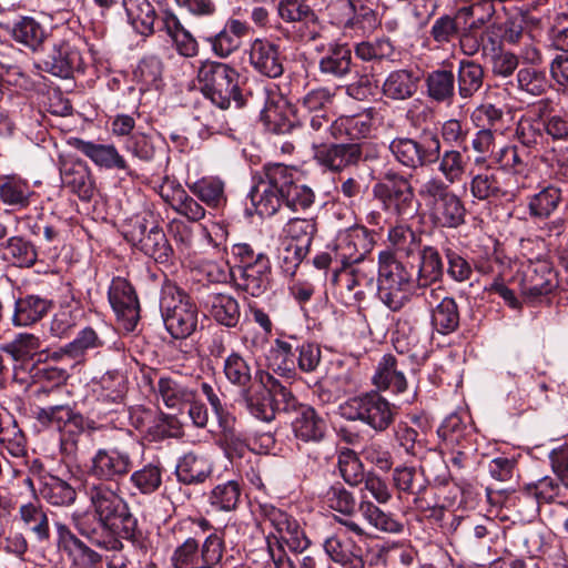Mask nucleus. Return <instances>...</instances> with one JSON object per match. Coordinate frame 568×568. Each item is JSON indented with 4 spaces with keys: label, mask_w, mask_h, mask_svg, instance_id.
I'll list each match as a JSON object with an SVG mask.
<instances>
[{
    "label": "nucleus",
    "mask_w": 568,
    "mask_h": 568,
    "mask_svg": "<svg viewBox=\"0 0 568 568\" xmlns=\"http://www.w3.org/2000/svg\"><path fill=\"white\" fill-rule=\"evenodd\" d=\"M251 202L260 216L274 215L282 203L292 211H304L315 200L313 190L300 183L296 169L282 163L266 164L250 192Z\"/></svg>",
    "instance_id": "f257e3e1"
},
{
    "label": "nucleus",
    "mask_w": 568,
    "mask_h": 568,
    "mask_svg": "<svg viewBox=\"0 0 568 568\" xmlns=\"http://www.w3.org/2000/svg\"><path fill=\"white\" fill-rule=\"evenodd\" d=\"M91 507L94 510V521L87 527L83 519L77 521L79 532L89 542L100 548L118 549L121 542L113 538L101 539L99 530H108L113 536L131 540L135 536L136 519L130 514L125 501L108 485H92L87 488Z\"/></svg>",
    "instance_id": "f03ea898"
},
{
    "label": "nucleus",
    "mask_w": 568,
    "mask_h": 568,
    "mask_svg": "<svg viewBox=\"0 0 568 568\" xmlns=\"http://www.w3.org/2000/svg\"><path fill=\"white\" fill-rule=\"evenodd\" d=\"M261 511L264 524L272 528L265 537L270 559L265 568H296L286 556L284 547L296 554L307 549L310 540L300 524L291 515L272 505H263Z\"/></svg>",
    "instance_id": "7ed1b4c3"
},
{
    "label": "nucleus",
    "mask_w": 568,
    "mask_h": 568,
    "mask_svg": "<svg viewBox=\"0 0 568 568\" xmlns=\"http://www.w3.org/2000/svg\"><path fill=\"white\" fill-rule=\"evenodd\" d=\"M231 252L237 263L233 273L237 288L253 297L262 296L271 283L268 256L264 252H256L248 243H235Z\"/></svg>",
    "instance_id": "20e7f679"
},
{
    "label": "nucleus",
    "mask_w": 568,
    "mask_h": 568,
    "mask_svg": "<svg viewBox=\"0 0 568 568\" xmlns=\"http://www.w3.org/2000/svg\"><path fill=\"white\" fill-rule=\"evenodd\" d=\"M416 284L413 272L398 262L393 253L383 251L378 255V295L381 301L396 312L409 301Z\"/></svg>",
    "instance_id": "39448f33"
},
{
    "label": "nucleus",
    "mask_w": 568,
    "mask_h": 568,
    "mask_svg": "<svg viewBox=\"0 0 568 568\" xmlns=\"http://www.w3.org/2000/svg\"><path fill=\"white\" fill-rule=\"evenodd\" d=\"M160 311L165 328L174 338H186L197 327L195 303L173 283L168 282L162 286Z\"/></svg>",
    "instance_id": "423d86ee"
},
{
    "label": "nucleus",
    "mask_w": 568,
    "mask_h": 568,
    "mask_svg": "<svg viewBox=\"0 0 568 568\" xmlns=\"http://www.w3.org/2000/svg\"><path fill=\"white\" fill-rule=\"evenodd\" d=\"M339 415L349 422H359L377 433L394 422L395 406L378 392L371 390L347 398L338 406Z\"/></svg>",
    "instance_id": "0eeeda50"
},
{
    "label": "nucleus",
    "mask_w": 568,
    "mask_h": 568,
    "mask_svg": "<svg viewBox=\"0 0 568 568\" xmlns=\"http://www.w3.org/2000/svg\"><path fill=\"white\" fill-rule=\"evenodd\" d=\"M240 74L229 64L205 61L197 71L202 93L215 106H229L233 101L237 106L245 102L239 87Z\"/></svg>",
    "instance_id": "6e6552de"
},
{
    "label": "nucleus",
    "mask_w": 568,
    "mask_h": 568,
    "mask_svg": "<svg viewBox=\"0 0 568 568\" xmlns=\"http://www.w3.org/2000/svg\"><path fill=\"white\" fill-rule=\"evenodd\" d=\"M373 193L382 202L384 210L397 216L410 217L417 211L409 180L393 171L385 173L383 180L374 185Z\"/></svg>",
    "instance_id": "1a4fd4ad"
},
{
    "label": "nucleus",
    "mask_w": 568,
    "mask_h": 568,
    "mask_svg": "<svg viewBox=\"0 0 568 568\" xmlns=\"http://www.w3.org/2000/svg\"><path fill=\"white\" fill-rule=\"evenodd\" d=\"M224 529L211 531L200 546L193 538H186L172 554L171 562L174 568H191L202 561L221 562L225 551Z\"/></svg>",
    "instance_id": "9d476101"
},
{
    "label": "nucleus",
    "mask_w": 568,
    "mask_h": 568,
    "mask_svg": "<svg viewBox=\"0 0 568 568\" xmlns=\"http://www.w3.org/2000/svg\"><path fill=\"white\" fill-rule=\"evenodd\" d=\"M126 241L154 261L166 262L172 253L163 230L151 215L136 217L125 232Z\"/></svg>",
    "instance_id": "9b49d317"
},
{
    "label": "nucleus",
    "mask_w": 568,
    "mask_h": 568,
    "mask_svg": "<svg viewBox=\"0 0 568 568\" xmlns=\"http://www.w3.org/2000/svg\"><path fill=\"white\" fill-rule=\"evenodd\" d=\"M373 246V239L364 226H352L336 234L329 260L341 263L343 267L367 262Z\"/></svg>",
    "instance_id": "f8f14e48"
},
{
    "label": "nucleus",
    "mask_w": 568,
    "mask_h": 568,
    "mask_svg": "<svg viewBox=\"0 0 568 568\" xmlns=\"http://www.w3.org/2000/svg\"><path fill=\"white\" fill-rule=\"evenodd\" d=\"M389 149L400 164L415 169L438 160L440 142L436 136H430L423 142L400 138L393 140Z\"/></svg>",
    "instance_id": "ddd939ff"
},
{
    "label": "nucleus",
    "mask_w": 568,
    "mask_h": 568,
    "mask_svg": "<svg viewBox=\"0 0 568 568\" xmlns=\"http://www.w3.org/2000/svg\"><path fill=\"white\" fill-rule=\"evenodd\" d=\"M471 195L478 201L513 200L519 187H514L500 170H486L474 175L469 184Z\"/></svg>",
    "instance_id": "4468645a"
},
{
    "label": "nucleus",
    "mask_w": 568,
    "mask_h": 568,
    "mask_svg": "<svg viewBox=\"0 0 568 568\" xmlns=\"http://www.w3.org/2000/svg\"><path fill=\"white\" fill-rule=\"evenodd\" d=\"M374 280L375 263L373 260L343 267L334 276V281L345 288L349 297L357 303L374 290Z\"/></svg>",
    "instance_id": "2eb2a0df"
},
{
    "label": "nucleus",
    "mask_w": 568,
    "mask_h": 568,
    "mask_svg": "<svg viewBox=\"0 0 568 568\" xmlns=\"http://www.w3.org/2000/svg\"><path fill=\"white\" fill-rule=\"evenodd\" d=\"M248 61L257 73L267 78L276 79L284 72V57L278 44L266 39H255L251 43Z\"/></svg>",
    "instance_id": "dca6fc26"
},
{
    "label": "nucleus",
    "mask_w": 568,
    "mask_h": 568,
    "mask_svg": "<svg viewBox=\"0 0 568 568\" xmlns=\"http://www.w3.org/2000/svg\"><path fill=\"white\" fill-rule=\"evenodd\" d=\"M109 302L128 331H133L139 320V304L132 286L124 280L113 281L109 288Z\"/></svg>",
    "instance_id": "f3484780"
},
{
    "label": "nucleus",
    "mask_w": 568,
    "mask_h": 568,
    "mask_svg": "<svg viewBox=\"0 0 568 568\" xmlns=\"http://www.w3.org/2000/svg\"><path fill=\"white\" fill-rule=\"evenodd\" d=\"M428 293L429 295L426 296L425 300L430 307L439 300L436 306L432 310L433 326L440 334L454 332L459 325V313L455 300L448 296H443L440 298L439 293H443L440 287L430 288Z\"/></svg>",
    "instance_id": "a211bd4d"
},
{
    "label": "nucleus",
    "mask_w": 568,
    "mask_h": 568,
    "mask_svg": "<svg viewBox=\"0 0 568 568\" xmlns=\"http://www.w3.org/2000/svg\"><path fill=\"white\" fill-rule=\"evenodd\" d=\"M361 156L362 150L357 143L324 144L315 149L316 161L332 171L356 164Z\"/></svg>",
    "instance_id": "6ab92c4d"
},
{
    "label": "nucleus",
    "mask_w": 568,
    "mask_h": 568,
    "mask_svg": "<svg viewBox=\"0 0 568 568\" xmlns=\"http://www.w3.org/2000/svg\"><path fill=\"white\" fill-rule=\"evenodd\" d=\"M323 547L326 555L343 568H364L361 548L342 532L327 537Z\"/></svg>",
    "instance_id": "aec40b11"
},
{
    "label": "nucleus",
    "mask_w": 568,
    "mask_h": 568,
    "mask_svg": "<svg viewBox=\"0 0 568 568\" xmlns=\"http://www.w3.org/2000/svg\"><path fill=\"white\" fill-rule=\"evenodd\" d=\"M294 436L304 443H320L324 439L327 425L325 419L311 406H300L292 420Z\"/></svg>",
    "instance_id": "412c9836"
},
{
    "label": "nucleus",
    "mask_w": 568,
    "mask_h": 568,
    "mask_svg": "<svg viewBox=\"0 0 568 568\" xmlns=\"http://www.w3.org/2000/svg\"><path fill=\"white\" fill-rule=\"evenodd\" d=\"M204 308L216 323L227 328L237 326L241 318L240 304L226 293H210L203 301Z\"/></svg>",
    "instance_id": "4be33fe9"
},
{
    "label": "nucleus",
    "mask_w": 568,
    "mask_h": 568,
    "mask_svg": "<svg viewBox=\"0 0 568 568\" xmlns=\"http://www.w3.org/2000/svg\"><path fill=\"white\" fill-rule=\"evenodd\" d=\"M373 384L382 390L404 393L407 389V381L399 368V359L392 354H385L376 366L372 377Z\"/></svg>",
    "instance_id": "5701e85b"
},
{
    "label": "nucleus",
    "mask_w": 568,
    "mask_h": 568,
    "mask_svg": "<svg viewBox=\"0 0 568 568\" xmlns=\"http://www.w3.org/2000/svg\"><path fill=\"white\" fill-rule=\"evenodd\" d=\"M212 470V463L205 455L189 452L180 457L175 475L182 484L197 485L204 483L211 476Z\"/></svg>",
    "instance_id": "b1692460"
},
{
    "label": "nucleus",
    "mask_w": 568,
    "mask_h": 568,
    "mask_svg": "<svg viewBox=\"0 0 568 568\" xmlns=\"http://www.w3.org/2000/svg\"><path fill=\"white\" fill-rule=\"evenodd\" d=\"M73 148L81 151L97 165L105 169H118L126 171L129 165L125 159L119 153L113 144H95L73 138Z\"/></svg>",
    "instance_id": "393cba45"
},
{
    "label": "nucleus",
    "mask_w": 568,
    "mask_h": 568,
    "mask_svg": "<svg viewBox=\"0 0 568 568\" xmlns=\"http://www.w3.org/2000/svg\"><path fill=\"white\" fill-rule=\"evenodd\" d=\"M352 50L347 43H329L327 52L320 59L322 74L343 79L352 72Z\"/></svg>",
    "instance_id": "a878e982"
},
{
    "label": "nucleus",
    "mask_w": 568,
    "mask_h": 568,
    "mask_svg": "<svg viewBox=\"0 0 568 568\" xmlns=\"http://www.w3.org/2000/svg\"><path fill=\"white\" fill-rule=\"evenodd\" d=\"M158 400L165 407L181 409L194 399L195 393L182 381L172 376H161L155 386Z\"/></svg>",
    "instance_id": "bb28decb"
},
{
    "label": "nucleus",
    "mask_w": 568,
    "mask_h": 568,
    "mask_svg": "<svg viewBox=\"0 0 568 568\" xmlns=\"http://www.w3.org/2000/svg\"><path fill=\"white\" fill-rule=\"evenodd\" d=\"M92 473L103 479L122 476L131 468V458L128 453L118 449H101L92 460Z\"/></svg>",
    "instance_id": "cd10ccee"
},
{
    "label": "nucleus",
    "mask_w": 568,
    "mask_h": 568,
    "mask_svg": "<svg viewBox=\"0 0 568 568\" xmlns=\"http://www.w3.org/2000/svg\"><path fill=\"white\" fill-rule=\"evenodd\" d=\"M358 510L362 517L375 529L387 534H400L404 525L394 514L384 511L376 504L367 498L365 494L361 495Z\"/></svg>",
    "instance_id": "c85d7f7f"
},
{
    "label": "nucleus",
    "mask_w": 568,
    "mask_h": 568,
    "mask_svg": "<svg viewBox=\"0 0 568 568\" xmlns=\"http://www.w3.org/2000/svg\"><path fill=\"white\" fill-rule=\"evenodd\" d=\"M465 214L462 200L453 192L430 206L432 219L443 227H458L465 222Z\"/></svg>",
    "instance_id": "c756f323"
},
{
    "label": "nucleus",
    "mask_w": 568,
    "mask_h": 568,
    "mask_svg": "<svg viewBox=\"0 0 568 568\" xmlns=\"http://www.w3.org/2000/svg\"><path fill=\"white\" fill-rule=\"evenodd\" d=\"M393 485L402 494L414 495V504L422 507L423 495L427 488L424 475L413 466H398L393 470Z\"/></svg>",
    "instance_id": "7c9ffc66"
},
{
    "label": "nucleus",
    "mask_w": 568,
    "mask_h": 568,
    "mask_svg": "<svg viewBox=\"0 0 568 568\" xmlns=\"http://www.w3.org/2000/svg\"><path fill=\"white\" fill-rule=\"evenodd\" d=\"M50 302L39 295H26L16 300L12 315L14 326H29L40 321L49 311Z\"/></svg>",
    "instance_id": "2f4dec72"
},
{
    "label": "nucleus",
    "mask_w": 568,
    "mask_h": 568,
    "mask_svg": "<svg viewBox=\"0 0 568 568\" xmlns=\"http://www.w3.org/2000/svg\"><path fill=\"white\" fill-rule=\"evenodd\" d=\"M128 22L142 36H151L158 16L154 7L148 0H123Z\"/></svg>",
    "instance_id": "473e14b6"
},
{
    "label": "nucleus",
    "mask_w": 568,
    "mask_h": 568,
    "mask_svg": "<svg viewBox=\"0 0 568 568\" xmlns=\"http://www.w3.org/2000/svg\"><path fill=\"white\" fill-rule=\"evenodd\" d=\"M36 419L45 426H52L61 433L60 445L63 452H68L71 432L67 430L71 423V407L69 405H54L48 408H38L34 412Z\"/></svg>",
    "instance_id": "72a5a7b5"
},
{
    "label": "nucleus",
    "mask_w": 568,
    "mask_h": 568,
    "mask_svg": "<svg viewBox=\"0 0 568 568\" xmlns=\"http://www.w3.org/2000/svg\"><path fill=\"white\" fill-rule=\"evenodd\" d=\"M40 347L39 337L33 334L21 333L14 339L1 345L0 349L12 357L14 362L20 365H14V378L19 377V369L24 368V365L30 364L33 355Z\"/></svg>",
    "instance_id": "f704fd0d"
},
{
    "label": "nucleus",
    "mask_w": 568,
    "mask_h": 568,
    "mask_svg": "<svg viewBox=\"0 0 568 568\" xmlns=\"http://www.w3.org/2000/svg\"><path fill=\"white\" fill-rule=\"evenodd\" d=\"M562 192L556 185H547L528 199V213L532 219L546 220L559 206Z\"/></svg>",
    "instance_id": "c9c22d12"
},
{
    "label": "nucleus",
    "mask_w": 568,
    "mask_h": 568,
    "mask_svg": "<svg viewBox=\"0 0 568 568\" xmlns=\"http://www.w3.org/2000/svg\"><path fill=\"white\" fill-rule=\"evenodd\" d=\"M444 274V265L439 252L433 246H425L419 253V265L416 276L418 287H428L437 283Z\"/></svg>",
    "instance_id": "e433bc0d"
},
{
    "label": "nucleus",
    "mask_w": 568,
    "mask_h": 568,
    "mask_svg": "<svg viewBox=\"0 0 568 568\" xmlns=\"http://www.w3.org/2000/svg\"><path fill=\"white\" fill-rule=\"evenodd\" d=\"M242 397L250 413L257 419L271 422L275 418L276 408L272 397L265 388L258 384H252L247 389L242 390Z\"/></svg>",
    "instance_id": "4c0bfd02"
},
{
    "label": "nucleus",
    "mask_w": 568,
    "mask_h": 568,
    "mask_svg": "<svg viewBox=\"0 0 568 568\" xmlns=\"http://www.w3.org/2000/svg\"><path fill=\"white\" fill-rule=\"evenodd\" d=\"M295 338L288 341L277 338L272 345L267 359L270 366L281 375H291L296 366L297 346Z\"/></svg>",
    "instance_id": "58836bf2"
},
{
    "label": "nucleus",
    "mask_w": 568,
    "mask_h": 568,
    "mask_svg": "<svg viewBox=\"0 0 568 568\" xmlns=\"http://www.w3.org/2000/svg\"><path fill=\"white\" fill-rule=\"evenodd\" d=\"M256 378L263 388H265L267 394L272 397L274 407L276 409H282L285 412H297L298 407L302 406L298 404L293 393L271 374L266 372H258L256 374Z\"/></svg>",
    "instance_id": "ea45409f"
},
{
    "label": "nucleus",
    "mask_w": 568,
    "mask_h": 568,
    "mask_svg": "<svg viewBox=\"0 0 568 568\" xmlns=\"http://www.w3.org/2000/svg\"><path fill=\"white\" fill-rule=\"evenodd\" d=\"M32 194L29 183L18 176H4L0 180V200L7 205L23 209L29 205Z\"/></svg>",
    "instance_id": "a19ab883"
},
{
    "label": "nucleus",
    "mask_w": 568,
    "mask_h": 568,
    "mask_svg": "<svg viewBox=\"0 0 568 568\" xmlns=\"http://www.w3.org/2000/svg\"><path fill=\"white\" fill-rule=\"evenodd\" d=\"M417 81L418 78L414 77L410 71H394L384 82V94L394 100H405L417 91Z\"/></svg>",
    "instance_id": "79ce46f5"
},
{
    "label": "nucleus",
    "mask_w": 568,
    "mask_h": 568,
    "mask_svg": "<svg viewBox=\"0 0 568 568\" xmlns=\"http://www.w3.org/2000/svg\"><path fill=\"white\" fill-rule=\"evenodd\" d=\"M458 93L463 99L473 97L483 85L484 70L480 64L462 60L458 67Z\"/></svg>",
    "instance_id": "37998d69"
},
{
    "label": "nucleus",
    "mask_w": 568,
    "mask_h": 568,
    "mask_svg": "<svg viewBox=\"0 0 568 568\" xmlns=\"http://www.w3.org/2000/svg\"><path fill=\"white\" fill-rule=\"evenodd\" d=\"M552 277L551 270L545 264L528 270L521 282L523 294L532 297L548 294L554 288Z\"/></svg>",
    "instance_id": "c03bdc74"
},
{
    "label": "nucleus",
    "mask_w": 568,
    "mask_h": 568,
    "mask_svg": "<svg viewBox=\"0 0 568 568\" xmlns=\"http://www.w3.org/2000/svg\"><path fill=\"white\" fill-rule=\"evenodd\" d=\"M242 496V487L236 480H229L216 485L209 495L213 508L220 511L236 509Z\"/></svg>",
    "instance_id": "a18cd8bd"
},
{
    "label": "nucleus",
    "mask_w": 568,
    "mask_h": 568,
    "mask_svg": "<svg viewBox=\"0 0 568 568\" xmlns=\"http://www.w3.org/2000/svg\"><path fill=\"white\" fill-rule=\"evenodd\" d=\"M189 190L210 207H220L226 202L224 183L216 178H203L192 184Z\"/></svg>",
    "instance_id": "49530a36"
},
{
    "label": "nucleus",
    "mask_w": 568,
    "mask_h": 568,
    "mask_svg": "<svg viewBox=\"0 0 568 568\" xmlns=\"http://www.w3.org/2000/svg\"><path fill=\"white\" fill-rule=\"evenodd\" d=\"M337 466L344 481L352 487L359 486L368 476L357 454L349 448L339 452Z\"/></svg>",
    "instance_id": "de8ad7c7"
},
{
    "label": "nucleus",
    "mask_w": 568,
    "mask_h": 568,
    "mask_svg": "<svg viewBox=\"0 0 568 568\" xmlns=\"http://www.w3.org/2000/svg\"><path fill=\"white\" fill-rule=\"evenodd\" d=\"M223 373L231 384L241 387L242 390L252 385V368L247 361L236 352L231 353L224 359Z\"/></svg>",
    "instance_id": "09e8293b"
},
{
    "label": "nucleus",
    "mask_w": 568,
    "mask_h": 568,
    "mask_svg": "<svg viewBox=\"0 0 568 568\" xmlns=\"http://www.w3.org/2000/svg\"><path fill=\"white\" fill-rule=\"evenodd\" d=\"M12 37L17 42L34 51L43 43L45 32L33 18L23 17L13 26Z\"/></svg>",
    "instance_id": "8fccbe9b"
},
{
    "label": "nucleus",
    "mask_w": 568,
    "mask_h": 568,
    "mask_svg": "<svg viewBox=\"0 0 568 568\" xmlns=\"http://www.w3.org/2000/svg\"><path fill=\"white\" fill-rule=\"evenodd\" d=\"M4 256L20 267H30L37 262V251L32 243L21 236H12L7 240Z\"/></svg>",
    "instance_id": "3c124183"
},
{
    "label": "nucleus",
    "mask_w": 568,
    "mask_h": 568,
    "mask_svg": "<svg viewBox=\"0 0 568 568\" xmlns=\"http://www.w3.org/2000/svg\"><path fill=\"white\" fill-rule=\"evenodd\" d=\"M261 121L267 131L285 134L296 125L297 116L293 109H262Z\"/></svg>",
    "instance_id": "603ef678"
},
{
    "label": "nucleus",
    "mask_w": 568,
    "mask_h": 568,
    "mask_svg": "<svg viewBox=\"0 0 568 568\" xmlns=\"http://www.w3.org/2000/svg\"><path fill=\"white\" fill-rule=\"evenodd\" d=\"M455 77L452 71L437 70L427 77V91L436 102H447L454 95Z\"/></svg>",
    "instance_id": "864d4df0"
},
{
    "label": "nucleus",
    "mask_w": 568,
    "mask_h": 568,
    "mask_svg": "<svg viewBox=\"0 0 568 568\" xmlns=\"http://www.w3.org/2000/svg\"><path fill=\"white\" fill-rule=\"evenodd\" d=\"M21 520L29 526L39 541L49 539V521L47 514L38 504L29 503L19 509Z\"/></svg>",
    "instance_id": "5fc2aeb1"
},
{
    "label": "nucleus",
    "mask_w": 568,
    "mask_h": 568,
    "mask_svg": "<svg viewBox=\"0 0 568 568\" xmlns=\"http://www.w3.org/2000/svg\"><path fill=\"white\" fill-rule=\"evenodd\" d=\"M284 234L296 241L295 245L303 247L306 252L312 243V240L317 232L316 221L314 219H290L283 229Z\"/></svg>",
    "instance_id": "6e6d98bb"
},
{
    "label": "nucleus",
    "mask_w": 568,
    "mask_h": 568,
    "mask_svg": "<svg viewBox=\"0 0 568 568\" xmlns=\"http://www.w3.org/2000/svg\"><path fill=\"white\" fill-rule=\"evenodd\" d=\"M356 57L363 61L390 60L395 53L389 39L381 38L375 41H362L354 47Z\"/></svg>",
    "instance_id": "4d7b16f0"
},
{
    "label": "nucleus",
    "mask_w": 568,
    "mask_h": 568,
    "mask_svg": "<svg viewBox=\"0 0 568 568\" xmlns=\"http://www.w3.org/2000/svg\"><path fill=\"white\" fill-rule=\"evenodd\" d=\"M162 62L158 57L151 55L141 60L136 70L134 71L135 79L142 84L140 92L150 90L152 87L156 90L159 89L162 77Z\"/></svg>",
    "instance_id": "13d9d810"
},
{
    "label": "nucleus",
    "mask_w": 568,
    "mask_h": 568,
    "mask_svg": "<svg viewBox=\"0 0 568 568\" xmlns=\"http://www.w3.org/2000/svg\"><path fill=\"white\" fill-rule=\"evenodd\" d=\"M438 170L445 180L453 184L459 182L466 172L467 161L457 150H447L439 158Z\"/></svg>",
    "instance_id": "bf43d9fd"
},
{
    "label": "nucleus",
    "mask_w": 568,
    "mask_h": 568,
    "mask_svg": "<svg viewBox=\"0 0 568 568\" xmlns=\"http://www.w3.org/2000/svg\"><path fill=\"white\" fill-rule=\"evenodd\" d=\"M130 481L141 494H152L158 490L162 484V470L156 465H145L131 475Z\"/></svg>",
    "instance_id": "052dcab7"
},
{
    "label": "nucleus",
    "mask_w": 568,
    "mask_h": 568,
    "mask_svg": "<svg viewBox=\"0 0 568 568\" xmlns=\"http://www.w3.org/2000/svg\"><path fill=\"white\" fill-rule=\"evenodd\" d=\"M327 506L344 516H352L356 510V499L349 490L342 485L332 486L326 493Z\"/></svg>",
    "instance_id": "680f3d73"
},
{
    "label": "nucleus",
    "mask_w": 568,
    "mask_h": 568,
    "mask_svg": "<svg viewBox=\"0 0 568 568\" xmlns=\"http://www.w3.org/2000/svg\"><path fill=\"white\" fill-rule=\"evenodd\" d=\"M102 341L92 327H83L73 339V365L81 364L85 359L89 351L98 349L102 346Z\"/></svg>",
    "instance_id": "e2e57ef3"
},
{
    "label": "nucleus",
    "mask_w": 568,
    "mask_h": 568,
    "mask_svg": "<svg viewBox=\"0 0 568 568\" xmlns=\"http://www.w3.org/2000/svg\"><path fill=\"white\" fill-rule=\"evenodd\" d=\"M172 209L191 222H197L205 216L204 207L184 190H179L173 196Z\"/></svg>",
    "instance_id": "0e129e2a"
},
{
    "label": "nucleus",
    "mask_w": 568,
    "mask_h": 568,
    "mask_svg": "<svg viewBox=\"0 0 568 568\" xmlns=\"http://www.w3.org/2000/svg\"><path fill=\"white\" fill-rule=\"evenodd\" d=\"M390 245L398 252L410 255L418 248L415 233L407 225H396L388 232Z\"/></svg>",
    "instance_id": "69168bd1"
},
{
    "label": "nucleus",
    "mask_w": 568,
    "mask_h": 568,
    "mask_svg": "<svg viewBox=\"0 0 568 568\" xmlns=\"http://www.w3.org/2000/svg\"><path fill=\"white\" fill-rule=\"evenodd\" d=\"M43 496L51 505H69L71 503V486L59 476L51 475L45 484Z\"/></svg>",
    "instance_id": "338daca9"
},
{
    "label": "nucleus",
    "mask_w": 568,
    "mask_h": 568,
    "mask_svg": "<svg viewBox=\"0 0 568 568\" xmlns=\"http://www.w3.org/2000/svg\"><path fill=\"white\" fill-rule=\"evenodd\" d=\"M396 438L400 447H403L407 454L419 456L424 453V436L407 424L398 425Z\"/></svg>",
    "instance_id": "774afa93"
}]
</instances>
